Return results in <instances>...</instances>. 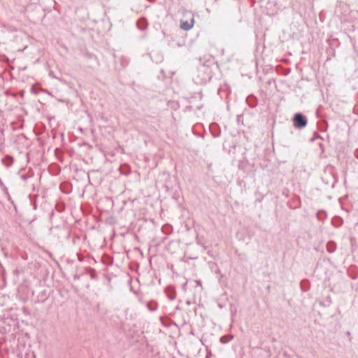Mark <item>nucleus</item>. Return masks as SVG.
Wrapping results in <instances>:
<instances>
[{
  "label": "nucleus",
  "mask_w": 358,
  "mask_h": 358,
  "mask_svg": "<svg viewBox=\"0 0 358 358\" xmlns=\"http://www.w3.org/2000/svg\"><path fill=\"white\" fill-rule=\"evenodd\" d=\"M194 25V19H192L191 21L189 22H182L181 23V28L184 30H189L193 27Z\"/></svg>",
  "instance_id": "f03ea898"
},
{
  "label": "nucleus",
  "mask_w": 358,
  "mask_h": 358,
  "mask_svg": "<svg viewBox=\"0 0 358 358\" xmlns=\"http://www.w3.org/2000/svg\"><path fill=\"white\" fill-rule=\"evenodd\" d=\"M294 124L299 127H303L306 125L307 122L302 115L297 113L294 117Z\"/></svg>",
  "instance_id": "f257e3e1"
}]
</instances>
